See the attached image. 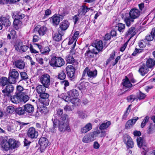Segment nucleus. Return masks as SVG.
I'll return each instance as SVG.
<instances>
[{"label":"nucleus","instance_id":"1","mask_svg":"<svg viewBox=\"0 0 155 155\" xmlns=\"http://www.w3.org/2000/svg\"><path fill=\"white\" fill-rule=\"evenodd\" d=\"M67 115L64 114L61 117L60 120L57 119H52L54 127H58L59 130L61 132L71 131L69 122L66 119Z\"/></svg>","mask_w":155,"mask_h":155},{"label":"nucleus","instance_id":"2","mask_svg":"<svg viewBox=\"0 0 155 155\" xmlns=\"http://www.w3.org/2000/svg\"><path fill=\"white\" fill-rule=\"evenodd\" d=\"M0 144L4 150L8 151L18 147L19 146L20 143L13 138L8 140L7 137H1L0 138Z\"/></svg>","mask_w":155,"mask_h":155},{"label":"nucleus","instance_id":"3","mask_svg":"<svg viewBox=\"0 0 155 155\" xmlns=\"http://www.w3.org/2000/svg\"><path fill=\"white\" fill-rule=\"evenodd\" d=\"M97 74V71L95 69L92 71L87 67L83 71L82 78L84 79H88L92 83H93L91 81L95 78Z\"/></svg>","mask_w":155,"mask_h":155},{"label":"nucleus","instance_id":"4","mask_svg":"<svg viewBox=\"0 0 155 155\" xmlns=\"http://www.w3.org/2000/svg\"><path fill=\"white\" fill-rule=\"evenodd\" d=\"M49 64L53 67H60L64 65L65 61L62 58L54 56L49 61Z\"/></svg>","mask_w":155,"mask_h":155},{"label":"nucleus","instance_id":"5","mask_svg":"<svg viewBox=\"0 0 155 155\" xmlns=\"http://www.w3.org/2000/svg\"><path fill=\"white\" fill-rule=\"evenodd\" d=\"M51 77L48 74H44L41 76L39 80L40 82L47 88H48L50 85Z\"/></svg>","mask_w":155,"mask_h":155},{"label":"nucleus","instance_id":"6","mask_svg":"<svg viewBox=\"0 0 155 155\" xmlns=\"http://www.w3.org/2000/svg\"><path fill=\"white\" fill-rule=\"evenodd\" d=\"M14 90L13 86L12 84H9L5 87L2 92L4 97L9 98L12 94Z\"/></svg>","mask_w":155,"mask_h":155},{"label":"nucleus","instance_id":"7","mask_svg":"<svg viewBox=\"0 0 155 155\" xmlns=\"http://www.w3.org/2000/svg\"><path fill=\"white\" fill-rule=\"evenodd\" d=\"M9 80L12 83L14 84L18 80L19 78V73L15 69L10 70L9 73Z\"/></svg>","mask_w":155,"mask_h":155},{"label":"nucleus","instance_id":"8","mask_svg":"<svg viewBox=\"0 0 155 155\" xmlns=\"http://www.w3.org/2000/svg\"><path fill=\"white\" fill-rule=\"evenodd\" d=\"M39 143L40 146V151L42 153L44 152L47 146L50 145L48 139L45 137H41L39 140Z\"/></svg>","mask_w":155,"mask_h":155},{"label":"nucleus","instance_id":"9","mask_svg":"<svg viewBox=\"0 0 155 155\" xmlns=\"http://www.w3.org/2000/svg\"><path fill=\"white\" fill-rule=\"evenodd\" d=\"M137 142L138 147L140 148H142L144 151L148 152V148L147 146V144L144 138L140 137H137Z\"/></svg>","mask_w":155,"mask_h":155},{"label":"nucleus","instance_id":"10","mask_svg":"<svg viewBox=\"0 0 155 155\" xmlns=\"http://www.w3.org/2000/svg\"><path fill=\"white\" fill-rule=\"evenodd\" d=\"M39 101L41 104L45 106L49 105V95L47 93H42L39 95Z\"/></svg>","mask_w":155,"mask_h":155},{"label":"nucleus","instance_id":"11","mask_svg":"<svg viewBox=\"0 0 155 155\" xmlns=\"http://www.w3.org/2000/svg\"><path fill=\"white\" fill-rule=\"evenodd\" d=\"M27 134L28 137L32 139L36 138L38 135V131H37L35 128L33 127L29 128Z\"/></svg>","mask_w":155,"mask_h":155},{"label":"nucleus","instance_id":"12","mask_svg":"<svg viewBox=\"0 0 155 155\" xmlns=\"http://www.w3.org/2000/svg\"><path fill=\"white\" fill-rule=\"evenodd\" d=\"M68 76L71 80H73L74 78L75 69L74 67L71 65L68 66L66 68Z\"/></svg>","mask_w":155,"mask_h":155},{"label":"nucleus","instance_id":"13","mask_svg":"<svg viewBox=\"0 0 155 155\" xmlns=\"http://www.w3.org/2000/svg\"><path fill=\"white\" fill-rule=\"evenodd\" d=\"M47 30V28L44 26L38 25L36 26L34 29L35 32H38L40 36H43L45 35Z\"/></svg>","mask_w":155,"mask_h":155},{"label":"nucleus","instance_id":"14","mask_svg":"<svg viewBox=\"0 0 155 155\" xmlns=\"http://www.w3.org/2000/svg\"><path fill=\"white\" fill-rule=\"evenodd\" d=\"M140 14V12L138 9L134 8L130 10L129 14L130 17L134 19L138 18L139 17Z\"/></svg>","mask_w":155,"mask_h":155},{"label":"nucleus","instance_id":"15","mask_svg":"<svg viewBox=\"0 0 155 155\" xmlns=\"http://www.w3.org/2000/svg\"><path fill=\"white\" fill-rule=\"evenodd\" d=\"M91 8H88L85 6H82L78 10V15L80 19L83 16H84L86 13L88 12Z\"/></svg>","mask_w":155,"mask_h":155},{"label":"nucleus","instance_id":"16","mask_svg":"<svg viewBox=\"0 0 155 155\" xmlns=\"http://www.w3.org/2000/svg\"><path fill=\"white\" fill-rule=\"evenodd\" d=\"M122 84L124 89H130L133 86L132 84L127 76H126L125 78L123 80Z\"/></svg>","mask_w":155,"mask_h":155},{"label":"nucleus","instance_id":"17","mask_svg":"<svg viewBox=\"0 0 155 155\" xmlns=\"http://www.w3.org/2000/svg\"><path fill=\"white\" fill-rule=\"evenodd\" d=\"M123 141L128 147L132 148L134 147V142L130 136H127L125 137Z\"/></svg>","mask_w":155,"mask_h":155},{"label":"nucleus","instance_id":"18","mask_svg":"<svg viewBox=\"0 0 155 155\" xmlns=\"http://www.w3.org/2000/svg\"><path fill=\"white\" fill-rule=\"evenodd\" d=\"M149 71V68L144 64L140 66L138 71L142 76H144Z\"/></svg>","mask_w":155,"mask_h":155},{"label":"nucleus","instance_id":"19","mask_svg":"<svg viewBox=\"0 0 155 155\" xmlns=\"http://www.w3.org/2000/svg\"><path fill=\"white\" fill-rule=\"evenodd\" d=\"M138 119V117H135L132 119L128 120L126 124V129H128L130 127H132Z\"/></svg>","mask_w":155,"mask_h":155},{"label":"nucleus","instance_id":"20","mask_svg":"<svg viewBox=\"0 0 155 155\" xmlns=\"http://www.w3.org/2000/svg\"><path fill=\"white\" fill-rule=\"evenodd\" d=\"M13 64L17 68L20 69H24L25 66V62L22 59L15 61Z\"/></svg>","mask_w":155,"mask_h":155},{"label":"nucleus","instance_id":"21","mask_svg":"<svg viewBox=\"0 0 155 155\" xmlns=\"http://www.w3.org/2000/svg\"><path fill=\"white\" fill-rule=\"evenodd\" d=\"M25 113L28 114H32L35 108L33 106L29 104H27L24 105Z\"/></svg>","mask_w":155,"mask_h":155},{"label":"nucleus","instance_id":"22","mask_svg":"<svg viewBox=\"0 0 155 155\" xmlns=\"http://www.w3.org/2000/svg\"><path fill=\"white\" fill-rule=\"evenodd\" d=\"M22 97L19 95L15 94V95L14 96H12L11 95L9 98L12 102L15 104H17L20 101Z\"/></svg>","mask_w":155,"mask_h":155},{"label":"nucleus","instance_id":"23","mask_svg":"<svg viewBox=\"0 0 155 155\" xmlns=\"http://www.w3.org/2000/svg\"><path fill=\"white\" fill-rule=\"evenodd\" d=\"M92 46L95 47L98 51H102L103 47L102 41L100 40L95 43H93Z\"/></svg>","mask_w":155,"mask_h":155},{"label":"nucleus","instance_id":"24","mask_svg":"<svg viewBox=\"0 0 155 155\" xmlns=\"http://www.w3.org/2000/svg\"><path fill=\"white\" fill-rule=\"evenodd\" d=\"M92 128V125L91 123H89L81 128V132L82 134H85L89 131Z\"/></svg>","mask_w":155,"mask_h":155},{"label":"nucleus","instance_id":"25","mask_svg":"<svg viewBox=\"0 0 155 155\" xmlns=\"http://www.w3.org/2000/svg\"><path fill=\"white\" fill-rule=\"evenodd\" d=\"M70 25V23L67 20L63 21L60 24V28L61 30L65 31L67 30Z\"/></svg>","mask_w":155,"mask_h":155},{"label":"nucleus","instance_id":"26","mask_svg":"<svg viewBox=\"0 0 155 155\" xmlns=\"http://www.w3.org/2000/svg\"><path fill=\"white\" fill-rule=\"evenodd\" d=\"M69 96L72 98H77L79 95V93L78 91L75 89H73L67 93Z\"/></svg>","mask_w":155,"mask_h":155},{"label":"nucleus","instance_id":"27","mask_svg":"<svg viewBox=\"0 0 155 155\" xmlns=\"http://www.w3.org/2000/svg\"><path fill=\"white\" fill-rule=\"evenodd\" d=\"M9 84H12L11 81H10L9 80V77L8 78L6 77H2L0 79V84L3 87Z\"/></svg>","mask_w":155,"mask_h":155},{"label":"nucleus","instance_id":"28","mask_svg":"<svg viewBox=\"0 0 155 155\" xmlns=\"http://www.w3.org/2000/svg\"><path fill=\"white\" fill-rule=\"evenodd\" d=\"M0 21L2 25L8 27L11 25V22L8 19L4 17H2L0 18Z\"/></svg>","mask_w":155,"mask_h":155},{"label":"nucleus","instance_id":"29","mask_svg":"<svg viewBox=\"0 0 155 155\" xmlns=\"http://www.w3.org/2000/svg\"><path fill=\"white\" fill-rule=\"evenodd\" d=\"M46 88V86L45 87L43 85H39L37 86L36 90L38 93L40 94L44 93H45Z\"/></svg>","mask_w":155,"mask_h":155},{"label":"nucleus","instance_id":"30","mask_svg":"<svg viewBox=\"0 0 155 155\" xmlns=\"http://www.w3.org/2000/svg\"><path fill=\"white\" fill-rule=\"evenodd\" d=\"M145 65L149 68H153L155 66V60L153 59L149 58L147 60Z\"/></svg>","mask_w":155,"mask_h":155},{"label":"nucleus","instance_id":"31","mask_svg":"<svg viewBox=\"0 0 155 155\" xmlns=\"http://www.w3.org/2000/svg\"><path fill=\"white\" fill-rule=\"evenodd\" d=\"M136 33L135 27H131L126 32V35H130V38H131L134 36Z\"/></svg>","mask_w":155,"mask_h":155},{"label":"nucleus","instance_id":"32","mask_svg":"<svg viewBox=\"0 0 155 155\" xmlns=\"http://www.w3.org/2000/svg\"><path fill=\"white\" fill-rule=\"evenodd\" d=\"M60 20V17L55 15L52 17L50 19V21L52 22L54 25H58L59 24Z\"/></svg>","mask_w":155,"mask_h":155},{"label":"nucleus","instance_id":"33","mask_svg":"<svg viewBox=\"0 0 155 155\" xmlns=\"http://www.w3.org/2000/svg\"><path fill=\"white\" fill-rule=\"evenodd\" d=\"M111 123L110 121H105L102 123L99 126V129L101 130H104L108 128L111 125Z\"/></svg>","mask_w":155,"mask_h":155},{"label":"nucleus","instance_id":"34","mask_svg":"<svg viewBox=\"0 0 155 155\" xmlns=\"http://www.w3.org/2000/svg\"><path fill=\"white\" fill-rule=\"evenodd\" d=\"M15 112L19 115H23L25 114V111L24 109V105L21 107L16 108L15 110Z\"/></svg>","mask_w":155,"mask_h":155},{"label":"nucleus","instance_id":"35","mask_svg":"<svg viewBox=\"0 0 155 155\" xmlns=\"http://www.w3.org/2000/svg\"><path fill=\"white\" fill-rule=\"evenodd\" d=\"M66 61L69 64H73L75 63V60L73 56L70 54L66 57Z\"/></svg>","mask_w":155,"mask_h":155},{"label":"nucleus","instance_id":"36","mask_svg":"<svg viewBox=\"0 0 155 155\" xmlns=\"http://www.w3.org/2000/svg\"><path fill=\"white\" fill-rule=\"evenodd\" d=\"M124 20L127 25L128 26H129L131 24L134 22V19L132 18L129 17H126L124 18Z\"/></svg>","mask_w":155,"mask_h":155},{"label":"nucleus","instance_id":"37","mask_svg":"<svg viewBox=\"0 0 155 155\" xmlns=\"http://www.w3.org/2000/svg\"><path fill=\"white\" fill-rule=\"evenodd\" d=\"M146 95L144 94L140 91H139L136 93V97L137 98V100H141L144 99L145 98Z\"/></svg>","mask_w":155,"mask_h":155},{"label":"nucleus","instance_id":"38","mask_svg":"<svg viewBox=\"0 0 155 155\" xmlns=\"http://www.w3.org/2000/svg\"><path fill=\"white\" fill-rule=\"evenodd\" d=\"M116 27L117 28V29L120 32H123L125 29V25L122 23H119L117 25Z\"/></svg>","mask_w":155,"mask_h":155},{"label":"nucleus","instance_id":"39","mask_svg":"<svg viewBox=\"0 0 155 155\" xmlns=\"http://www.w3.org/2000/svg\"><path fill=\"white\" fill-rule=\"evenodd\" d=\"M24 90L23 87L20 86H17L16 87V91L15 92V94L16 95H19L22 96V91Z\"/></svg>","mask_w":155,"mask_h":155},{"label":"nucleus","instance_id":"40","mask_svg":"<svg viewBox=\"0 0 155 155\" xmlns=\"http://www.w3.org/2000/svg\"><path fill=\"white\" fill-rule=\"evenodd\" d=\"M53 39L55 41H59L62 39V35L59 32L56 33L53 36Z\"/></svg>","mask_w":155,"mask_h":155},{"label":"nucleus","instance_id":"41","mask_svg":"<svg viewBox=\"0 0 155 155\" xmlns=\"http://www.w3.org/2000/svg\"><path fill=\"white\" fill-rule=\"evenodd\" d=\"M77 114L78 115L79 118L84 119L87 117V115L82 110H78L77 112Z\"/></svg>","mask_w":155,"mask_h":155},{"label":"nucleus","instance_id":"42","mask_svg":"<svg viewBox=\"0 0 155 155\" xmlns=\"http://www.w3.org/2000/svg\"><path fill=\"white\" fill-rule=\"evenodd\" d=\"M92 140L90 136L88 134L87 135H85L83 138L82 141L85 143H88L91 141Z\"/></svg>","mask_w":155,"mask_h":155},{"label":"nucleus","instance_id":"43","mask_svg":"<svg viewBox=\"0 0 155 155\" xmlns=\"http://www.w3.org/2000/svg\"><path fill=\"white\" fill-rule=\"evenodd\" d=\"M115 55V52L114 51H113L110 54L109 58L107 60L106 63V65H107L111 61L114 59Z\"/></svg>","mask_w":155,"mask_h":155},{"label":"nucleus","instance_id":"44","mask_svg":"<svg viewBox=\"0 0 155 155\" xmlns=\"http://www.w3.org/2000/svg\"><path fill=\"white\" fill-rule=\"evenodd\" d=\"M149 119L150 117L148 116H147L145 117L141 124V128H143L145 127L147 123L149 121Z\"/></svg>","mask_w":155,"mask_h":155},{"label":"nucleus","instance_id":"45","mask_svg":"<svg viewBox=\"0 0 155 155\" xmlns=\"http://www.w3.org/2000/svg\"><path fill=\"white\" fill-rule=\"evenodd\" d=\"M87 51L86 53L85 54V56L86 58H93L94 57V54H93L91 51V50L89 49Z\"/></svg>","mask_w":155,"mask_h":155},{"label":"nucleus","instance_id":"46","mask_svg":"<svg viewBox=\"0 0 155 155\" xmlns=\"http://www.w3.org/2000/svg\"><path fill=\"white\" fill-rule=\"evenodd\" d=\"M15 109L12 106H8L6 107V112L8 114H12L15 111Z\"/></svg>","mask_w":155,"mask_h":155},{"label":"nucleus","instance_id":"47","mask_svg":"<svg viewBox=\"0 0 155 155\" xmlns=\"http://www.w3.org/2000/svg\"><path fill=\"white\" fill-rule=\"evenodd\" d=\"M41 54H48L49 52L50 51V49L48 47H46L44 48H42V49L41 50Z\"/></svg>","mask_w":155,"mask_h":155},{"label":"nucleus","instance_id":"48","mask_svg":"<svg viewBox=\"0 0 155 155\" xmlns=\"http://www.w3.org/2000/svg\"><path fill=\"white\" fill-rule=\"evenodd\" d=\"M127 99L128 102H132L136 100L137 101V99L136 97V96L134 95H130L127 97Z\"/></svg>","mask_w":155,"mask_h":155},{"label":"nucleus","instance_id":"49","mask_svg":"<svg viewBox=\"0 0 155 155\" xmlns=\"http://www.w3.org/2000/svg\"><path fill=\"white\" fill-rule=\"evenodd\" d=\"M66 77V75L63 71H61L58 74V78L61 80L64 79Z\"/></svg>","mask_w":155,"mask_h":155},{"label":"nucleus","instance_id":"50","mask_svg":"<svg viewBox=\"0 0 155 155\" xmlns=\"http://www.w3.org/2000/svg\"><path fill=\"white\" fill-rule=\"evenodd\" d=\"M77 40L74 39V38L72 37L71 38H70L69 41L68 42V45H71L74 42V43L73 45V47H72V48H74L76 44V42L77 41Z\"/></svg>","mask_w":155,"mask_h":155},{"label":"nucleus","instance_id":"51","mask_svg":"<svg viewBox=\"0 0 155 155\" xmlns=\"http://www.w3.org/2000/svg\"><path fill=\"white\" fill-rule=\"evenodd\" d=\"M78 88L80 90L83 91L86 88V87L85 86L84 83H81L78 85Z\"/></svg>","mask_w":155,"mask_h":155},{"label":"nucleus","instance_id":"52","mask_svg":"<svg viewBox=\"0 0 155 155\" xmlns=\"http://www.w3.org/2000/svg\"><path fill=\"white\" fill-rule=\"evenodd\" d=\"M21 80H26L28 78V76L25 72H22L20 73Z\"/></svg>","mask_w":155,"mask_h":155},{"label":"nucleus","instance_id":"53","mask_svg":"<svg viewBox=\"0 0 155 155\" xmlns=\"http://www.w3.org/2000/svg\"><path fill=\"white\" fill-rule=\"evenodd\" d=\"M71 102L75 106H77L79 104V99L77 98H72L71 100Z\"/></svg>","mask_w":155,"mask_h":155},{"label":"nucleus","instance_id":"54","mask_svg":"<svg viewBox=\"0 0 155 155\" xmlns=\"http://www.w3.org/2000/svg\"><path fill=\"white\" fill-rule=\"evenodd\" d=\"M120 56H118L116 58L115 60H114L111 61L110 63V62L111 65L114 66L117 63L118 60L120 59Z\"/></svg>","mask_w":155,"mask_h":155},{"label":"nucleus","instance_id":"55","mask_svg":"<svg viewBox=\"0 0 155 155\" xmlns=\"http://www.w3.org/2000/svg\"><path fill=\"white\" fill-rule=\"evenodd\" d=\"M74 109V107L73 106H72L66 105L64 108V110L66 111H70L73 110Z\"/></svg>","mask_w":155,"mask_h":155},{"label":"nucleus","instance_id":"56","mask_svg":"<svg viewBox=\"0 0 155 155\" xmlns=\"http://www.w3.org/2000/svg\"><path fill=\"white\" fill-rule=\"evenodd\" d=\"M20 22H21V21H20L18 19L15 18L13 22V24L15 28L17 29L18 26Z\"/></svg>","mask_w":155,"mask_h":155},{"label":"nucleus","instance_id":"57","mask_svg":"<svg viewBox=\"0 0 155 155\" xmlns=\"http://www.w3.org/2000/svg\"><path fill=\"white\" fill-rule=\"evenodd\" d=\"M16 18L17 19H22L25 17L24 15L20 12L18 13L15 15Z\"/></svg>","mask_w":155,"mask_h":155},{"label":"nucleus","instance_id":"58","mask_svg":"<svg viewBox=\"0 0 155 155\" xmlns=\"http://www.w3.org/2000/svg\"><path fill=\"white\" fill-rule=\"evenodd\" d=\"M154 37V36L152 34H151V32L150 34L146 36V38L147 41H150L153 40Z\"/></svg>","mask_w":155,"mask_h":155},{"label":"nucleus","instance_id":"59","mask_svg":"<svg viewBox=\"0 0 155 155\" xmlns=\"http://www.w3.org/2000/svg\"><path fill=\"white\" fill-rule=\"evenodd\" d=\"M129 41V39L126 41L120 48V51L123 52L125 49Z\"/></svg>","mask_w":155,"mask_h":155},{"label":"nucleus","instance_id":"60","mask_svg":"<svg viewBox=\"0 0 155 155\" xmlns=\"http://www.w3.org/2000/svg\"><path fill=\"white\" fill-rule=\"evenodd\" d=\"M39 110L41 113L45 114L46 113L47 110V107H46L43 106L40 108Z\"/></svg>","mask_w":155,"mask_h":155},{"label":"nucleus","instance_id":"61","mask_svg":"<svg viewBox=\"0 0 155 155\" xmlns=\"http://www.w3.org/2000/svg\"><path fill=\"white\" fill-rule=\"evenodd\" d=\"M154 129L152 127L151 125L148 127V129L147 131V133L148 134H152L154 132Z\"/></svg>","mask_w":155,"mask_h":155},{"label":"nucleus","instance_id":"62","mask_svg":"<svg viewBox=\"0 0 155 155\" xmlns=\"http://www.w3.org/2000/svg\"><path fill=\"white\" fill-rule=\"evenodd\" d=\"M79 18H80L78 15V14L75 15L73 17V19L74 24H76L77 23V21L79 20Z\"/></svg>","mask_w":155,"mask_h":155},{"label":"nucleus","instance_id":"63","mask_svg":"<svg viewBox=\"0 0 155 155\" xmlns=\"http://www.w3.org/2000/svg\"><path fill=\"white\" fill-rule=\"evenodd\" d=\"M29 49L30 52L32 53L36 54L38 52V51L34 48V47L32 45L30 46Z\"/></svg>","mask_w":155,"mask_h":155},{"label":"nucleus","instance_id":"64","mask_svg":"<svg viewBox=\"0 0 155 155\" xmlns=\"http://www.w3.org/2000/svg\"><path fill=\"white\" fill-rule=\"evenodd\" d=\"M29 47L27 45H23L20 47V50L23 52H25L28 48Z\"/></svg>","mask_w":155,"mask_h":155}]
</instances>
